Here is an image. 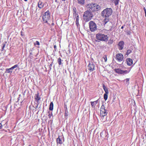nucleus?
Returning a JSON list of instances; mask_svg holds the SVG:
<instances>
[{"instance_id": "obj_23", "label": "nucleus", "mask_w": 146, "mask_h": 146, "mask_svg": "<svg viewBox=\"0 0 146 146\" xmlns=\"http://www.w3.org/2000/svg\"><path fill=\"white\" fill-rule=\"evenodd\" d=\"M79 18H78V15H77V17L76 18V24L77 25V26H78V25H79Z\"/></svg>"}, {"instance_id": "obj_32", "label": "nucleus", "mask_w": 146, "mask_h": 146, "mask_svg": "<svg viewBox=\"0 0 146 146\" xmlns=\"http://www.w3.org/2000/svg\"><path fill=\"white\" fill-rule=\"evenodd\" d=\"M34 45L36 46V45H40V43L38 41H36L34 43Z\"/></svg>"}, {"instance_id": "obj_8", "label": "nucleus", "mask_w": 146, "mask_h": 146, "mask_svg": "<svg viewBox=\"0 0 146 146\" xmlns=\"http://www.w3.org/2000/svg\"><path fill=\"white\" fill-rule=\"evenodd\" d=\"M116 59L119 61H121L123 59V55L121 54H117L116 55Z\"/></svg>"}, {"instance_id": "obj_17", "label": "nucleus", "mask_w": 146, "mask_h": 146, "mask_svg": "<svg viewBox=\"0 0 146 146\" xmlns=\"http://www.w3.org/2000/svg\"><path fill=\"white\" fill-rule=\"evenodd\" d=\"M131 69V68L130 67L128 68L127 69V70H123V72H122V74H124L128 73L130 71Z\"/></svg>"}, {"instance_id": "obj_38", "label": "nucleus", "mask_w": 146, "mask_h": 146, "mask_svg": "<svg viewBox=\"0 0 146 146\" xmlns=\"http://www.w3.org/2000/svg\"><path fill=\"white\" fill-rule=\"evenodd\" d=\"M104 58V59L105 62H106L107 61V58L106 57H105V58Z\"/></svg>"}, {"instance_id": "obj_44", "label": "nucleus", "mask_w": 146, "mask_h": 146, "mask_svg": "<svg viewBox=\"0 0 146 146\" xmlns=\"http://www.w3.org/2000/svg\"><path fill=\"white\" fill-rule=\"evenodd\" d=\"M123 26H122V27H121V29H123Z\"/></svg>"}, {"instance_id": "obj_22", "label": "nucleus", "mask_w": 146, "mask_h": 146, "mask_svg": "<svg viewBox=\"0 0 146 146\" xmlns=\"http://www.w3.org/2000/svg\"><path fill=\"white\" fill-rule=\"evenodd\" d=\"M95 5L96 6V11H99L101 9V7L99 5H97L96 4H95Z\"/></svg>"}, {"instance_id": "obj_34", "label": "nucleus", "mask_w": 146, "mask_h": 146, "mask_svg": "<svg viewBox=\"0 0 146 146\" xmlns=\"http://www.w3.org/2000/svg\"><path fill=\"white\" fill-rule=\"evenodd\" d=\"M113 42V40L110 39L108 42V43L110 44H112Z\"/></svg>"}, {"instance_id": "obj_29", "label": "nucleus", "mask_w": 146, "mask_h": 146, "mask_svg": "<svg viewBox=\"0 0 146 146\" xmlns=\"http://www.w3.org/2000/svg\"><path fill=\"white\" fill-rule=\"evenodd\" d=\"M131 52V50L130 49H128L127 50V52L126 53V55H128L130 54Z\"/></svg>"}, {"instance_id": "obj_20", "label": "nucleus", "mask_w": 146, "mask_h": 146, "mask_svg": "<svg viewBox=\"0 0 146 146\" xmlns=\"http://www.w3.org/2000/svg\"><path fill=\"white\" fill-rule=\"evenodd\" d=\"M11 69V67L9 69H6L5 73H7L10 74L12 72V70L13 69Z\"/></svg>"}, {"instance_id": "obj_49", "label": "nucleus", "mask_w": 146, "mask_h": 146, "mask_svg": "<svg viewBox=\"0 0 146 146\" xmlns=\"http://www.w3.org/2000/svg\"><path fill=\"white\" fill-rule=\"evenodd\" d=\"M52 25H54V24L53 23H52Z\"/></svg>"}, {"instance_id": "obj_45", "label": "nucleus", "mask_w": 146, "mask_h": 146, "mask_svg": "<svg viewBox=\"0 0 146 146\" xmlns=\"http://www.w3.org/2000/svg\"><path fill=\"white\" fill-rule=\"evenodd\" d=\"M145 14L146 15V11H145Z\"/></svg>"}, {"instance_id": "obj_47", "label": "nucleus", "mask_w": 146, "mask_h": 146, "mask_svg": "<svg viewBox=\"0 0 146 146\" xmlns=\"http://www.w3.org/2000/svg\"><path fill=\"white\" fill-rule=\"evenodd\" d=\"M57 0H55V1L56 2H57Z\"/></svg>"}, {"instance_id": "obj_3", "label": "nucleus", "mask_w": 146, "mask_h": 146, "mask_svg": "<svg viewBox=\"0 0 146 146\" xmlns=\"http://www.w3.org/2000/svg\"><path fill=\"white\" fill-rule=\"evenodd\" d=\"M96 38L99 40L98 42H99L100 41L106 42L108 40V37L107 35L100 33L96 34ZM96 41L97 42V40Z\"/></svg>"}, {"instance_id": "obj_48", "label": "nucleus", "mask_w": 146, "mask_h": 146, "mask_svg": "<svg viewBox=\"0 0 146 146\" xmlns=\"http://www.w3.org/2000/svg\"><path fill=\"white\" fill-rule=\"evenodd\" d=\"M25 1H27V0H24Z\"/></svg>"}, {"instance_id": "obj_21", "label": "nucleus", "mask_w": 146, "mask_h": 146, "mask_svg": "<svg viewBox=\"0 0 146 146\" xmlns=\"http://www.w3.org/2000/svg\"><path fill=\"white\" fill-rule=\"evenodd\" d=\"M78 3L81 5H83L84 4L85 0H77Z\"/></svg>"}, {"instance_id": "obj_6", "label": "nucleus", "mask_w": 146, "mask_h": 146, "mask_svg": "<svg viewBox=\"0 0 146 146\" xmlns=\"http://www.w3.org/2000/svg\"><path fill=\"white\" fill-rule=\"evenodd\" d=\"M105 107L104 106L103 104L101 107L100 110V115L102 117H104L106 116L108 112L105 109Z\"/></svg>"}, {"instance_id": "obj_31", "label": "nucleus", "mask_w": 146, "mask_h": 146, "mask_svg": "<svg viewBox=\"0 0 146 146\" xmlns=\"http://www.w3.org/2000/svg\"><path fill=\"white\" fill-rule=\"evenodd\" d=\"M48 116L49 117V118H50L52 116V113L51 112V113H50V111H48Z\"/></svg>"}, {"instance_id": "obj_51", "label": "nucleus", "mask_w": 146, "mask_h": 146, "mask_svg": "<svg viewBox=\"0 0 146 146\" xmlns=\"http://www.w3.org/2000/svg\"><path fill=\"white\" fill-rule=\"evenodd\" d=\"M28 146H31V145H29Z\"/></svg>"}, {"instance_id": "obj_9", "label": "nucleus", "mask_w": 146, "mask_h": 146, "mask_svg": "<svg viewBox=\"0 0 146 146\" xmlns=\"http://www.w3.org/2000/svg\"><path fill=\"white\" fill-rule=\"evenodd\" d=\"M124 43L123 41H121L119 42L118 44V48L119 50H122L124 47Z\"/></svg>"}, {"instance_id": "obj_15", "label": "nucleus", "mask_w": 146, "mask_h": 146, "mask_svg": "<svg viewBox=\"0 0 146 146\" xmlns=\"http://www.w3.org/2000/svg\"><path fill=\"white\" fill-rule=\"evenodd\" d=\"M114 70L116 73L118 74H122L123 70L120 68H115Z\"/></svg>"}, {"instance_id": "obj_40", "label": "nucleus", "mask_w": 146, "mask_h": 146, "mask_svg": "<svg viewBox=\"0 0 146 146\" xmlns=\"http://www.w3.org/2000/svg\"><path fill=\"white\" fill-rule=\"evenodd\" d=\"M52 64H51L49 66V67L50 69H51V67L52 66Z\"/></svg>"}, {"instance_id": "obj_14", "label": "nucleus", "mask_w": 146, "mask_h": 146, "mask_svg": "<svg viewBox=\"0 0 146 146\" xmlns=\"http://www.w3.org/2000/svg\"><path fill=\"white\" fill-rule=\"evenodd\" d=\"M44 4L40 1H39L38 3V7L40 9L42 8L44 6Z\"/></svg>"}, {"instance_id": "obj_27", "label": "nucleus", "mask_w": 146, "mask_h": 146, "mask_svg": "<svg viewBox=\"0 0 146 146\" xmlns=\"http://www.w3.org/2000/svg\"><path fill=\"white\" fill-rule=\"evenodd\" d=\"M119 0H114V3L116 6L118 5Z\"/></svg>"}, {"instance_id": "obj_10", "label": "nucleus", "mask_w": 146, "mask_h": 146, "mask_svg": "<svg viewBox=\"0 0 146 146\" xmlns=\"http://www.w3.org/2000/svg\"><path fill=\"white\" fill-rule=\"evenodd\" d=\"M88 69L91 71H92L94 70L95 65L92 62L90 63L88 65Z\"/></svg>"}, {"instance_id": "obj_35", "label": "nucleus", "mask_w": 146, "mask_h": 146, "mask_svg": "<svg viewBox=\"0 0 146 146\" xmlns=\"http://www.w3.org/2000/svg\"><path fill=\"white\" fill-rule=\"evenodd\" d=\"M39 103H40V102H38V103L37 102L36 103V106H35V108L36 109H37L38 108V104H39Z\"/></svg>"}, {"instance_id": "obj_41", "label": "nucleus", "mask_w": 146, "mask_h": 146, "mask_svg": "<svg viewBox=\"0 0 146 146\" xmlns=\"http://www.w3.org/2000/svg\"><path fill=\"white\" fill-rule=\"evenodd\" d=\"M54 48L56 49V45H54Z\"/></svg>"}, {"instance_id": "obj_5", "label": "nucleus", "mask_w": 146, "mask_h": 146, "mask_svg": "<svg viewBox=\"0 0 146 146\" xmlns=\"http://www.w3.org/2000/svg\"><path fill=\"white\" fill-rule=\"evenodd\" d=\"M50 18V12L47 11L46 12L42 17L43 21L45 23H47Z\"/></svg>"}, {"instance_id": "obj_42", "label": "nucleus", "mask_w": 146, "mask_h": 146, "mask_svg": "<svg viewBox=\"0 0 146 146\" xmlns=\"http://www.w3.org/2000/svg\"><path fill=\"white\" fill-rule=\"evenodd\" d=\"M25 92H26V90H25V91H24V92H23V95H24V96L25 95Z\"/></svg>"}, {"instance_id": "obj_24", "label": "nucleus", "mask_w": 146, "mask_h": 146, "mask_svg": "<svg viewBox=\"0 0 146 146\" xmlns=\"http://www.w3.org/2000/svg\"><path fill=\"white\" fill-rule=\"evenodd\" d=\"M68 111L67 110V108H66L65 110V111L64 113V115L65 117H67L68 116Z\"/></svg>"}, {"instance_id": "obj_36", "label": "nucleus", "mask_w": 146, "mask_h": 146, "mask_svg": "<svg viewBox=\"0 0 146 146\" xmlns=\"http://www.w3.org/2000/svg\"><path fill=\"white\" fill-rule=\"evenodd\" d=\"M5 44L4 43L2 44V51L3 50L4 48L5 47Z\"/></svg>"}, {"instance_id": "obj_30", "label": "nucleus", "mask_w": 146, "mask_h": 146, "mask_svg": "<svg viewBox=\"0 0 146 146\" xmlns=\"http://www.w3.org/2000/svg\"><path fill=\"white\" fill-rule=\"evenodd\" d=\"M61 59L60 58H59L58 59V64L60 65L61 64Z\"/></svg>"}, {"instance_id": "obj_39", "label": "nucleus", "mask_w": 146, "mask_h": 146, "mask_svg": "<svg viewBox=\"0 0 146 146\" xmlns=\"http://www.w3.org/2000/svg\"><path fill=\"white\" fill-rule=\"evenodd\" d=\"M2 125L1 123H0V129H1L2 128Z\"/></svg>"}, {"instance_id": "obj_46", "label": "nucleus", "mask_w": 146, "mask_h": 146, "mask_svg": "<svg viewBox=\"0 0 146 146\" xmlns=\"http://www.w3.org/2000/svg\"><path fill=\"white\" fill-rule=\"evenodd\" d=\"M30 55H32V52H30Z\"/></svg>"}, {"instance_id": "obj_4", "label": "nucleus", "mask_w": 146, "mask_h": 146, "mask_svg": "<svg viewBox=\"0 0 146 146\" xmlns=\"http://www.w3.org/2000/svg\"><path fill=\"white\" fill-rule=\"evenodd\" d=\"M90 31L92 32L95 31L97 29V26L94 22L90 21L89 23Z\"/></svg>"}, {"instance_id": "obj_7", "label": "nucleus", "mask_w": 146, "mask_h": 146, "mask_svg": "<svg viewBox=\"0 0 146 146\" xmlns=\"http://www.w3.org/2000/svg\"><path fill=\"white\" fill-rule=\"evenodd\" d=\"M86 7L89 10H90L92 12L96 11V6L95 5V4H88L87 5Z\"/></svg>"}, {"instance_id": "obj_26", "label": "nucleus", "mask_w": 146, "mask_h": 146, "mask_svg": "<svg viewBox=\"0 0 146 146\" xmlns=\"http://www.w3.org/2000/svg\"><path fill=\"white\" fill-rule=\"evenodd\" d=\"M17 67L18 68V69H19V67H18V64H15V65H14L13 66L11 67V69H12L13 70L14 69Z\"/></svg>"}, {"instance_id": "obj_33", "label": "nucleus", "mask_w": 146, "mask_h": 146, "mask_svg": "<svg viewBox=\"0 0 146 146\" xmlns=\"http://www.w3.org/2000/svg\"><path fill=\"white\" fill-rule=\"evenodd\" d=\"M76 9L75 8H74L73 9V14L74 15H77L76 13Z\"/></svg>"}, {"instance_id": "obj_28", "label": "nucleus", "mask_w": 146, "mask_h": 146, "mask_svg": "<svg viewBox=\"0 0 146 146\" xmlns=\"http://www.w3.org/2000/svg\"><path fill=\"white\" fill-rule=\"evenodd\" d=\"M108 94H105L104 95V98L105 100H106L108 97Z\"/></svg>"}, {"instance_id": "obj_12", "label": "nucleus", "mask_w": 146, "mask_h": 146, "mask_svg": "<svg viewBox=\"0 0 146 146\" xmlns=\"http://www.w3.org/2000/svg\"><path fill=\"white\" fill-rule=\"evenodd\" d=\"M35 101H36L37 103H40L39 101L40 99V97L39 96V93H38L35 94Z\"/></svg>"}, {"instance_id": "obj_50", "label": "nucleus", "mask_w": 146, "mask_h": 146, "mask_svg": "<svg viewBox=\"0 0 146 146\" xmlns=\"http://www.w3.org/2000/svg\"><path fill=\"white\" fill-rule=\"evenodd\" d=\"M102 134V133H100V135H101Z\"/></svg>"}, {"instance_id": "obj_25", "label": "nucleus", "mask_w": 146, "mask_h": 146, "mask_svg": "<svg viewBox=\"0 0 146 146\" xmlns=\"http://www.w3.org/2000/svg\"><path fill=\"white\" fill-rule=\"evenodd\" d=\"M17 67L18 68V69H19V67H18V64H15V65H14L13 66L11 67V69H12L13 70L14 69Z\"/></svg>"}, {"instance_id": "obj_1", "label": "nucleus", "mask_w": 146, "mask_h": 146, "mask_svg": "<svg viewBox=\"0 0 146 146\" xmlns=\"http://www.w3.org/2000/svg\"><path fill=\"white\" fill-rule=\"evenodd\" d=\"M112 12V9L111 8H107L101 12V16L104 18L103 20L104 26H108L107 24L111 25V23L109 21V17L111 15Z\"/></svg>"}, {"instance_id": "obj_37", "label": "nucleus", "mask_w": 146, "mask_h": 146, "mask_svg": "<svg viewBox=\"0 0 146 146\" xmlns=\"http://www.w3.org/2000/svg\"><path fill=\"white\" fill-rule=\"evenodd\" d=\"M126 80V82L128 83H127V84H129V78H127V79H125V80Z\"/></svg>"}, {"instance_id": "obj_13", "label": "nucleus", "mask_w": 146, "mask_h": 146, "mask_svg": "<svg viewBox=\"0 0 146 146\" xmlns=\"http://www.w3.org/2000/svg\"><path fill=\"white\" fill-rule=\"evenodd\" d=\"M99 100V99H98L96 101L94 102H90L92 107L93 108H95L96 105L98 103V102Z\"/></svg>"}, {"instance_id": "obj_16", "label": "nucleus", "mask_w": 146, "mask_h": 146, "mask_svg": "<svg viewBox=\"0 0 146 146\" xmlns=\"http://www.w3.org/2000/svg\"><path fill=\"white\" fill-rule=\"evenodd\" d=\"M56 141L57 144H62L63 143L60 137V136H59L58 138L56 139Z\"/></svg>"}, {"instance_id": "obj_2", "label": "nucleus", "mask_w": 146, "mask_h": 146, "mask_svg": "<svg viewBox=\"0 0 146 146\" xmlns=\"http://www.w3.org/2000/svg\"><path fill=\"white\" fill-rule=\"evenodd\" d=\"M93 17L92 12L87 8V10L84 13L83 17L84 20L86 22H88Z\"/></svg>"}, {"instance_id": "obj_18", "label": "nucleus", "mask_w": 146, "mask_h": 146, "mask_svg": "<svg viewBox=\"0 0 146 146\" xmlns=\"http://www.w3.org/2000/svg\"><path fill=\"white\" fill-rule=\"evenodd\" d=\"M103 88L105 92V94H108L109 91L108 88L104 84H103Z\"/></svg>"}, {"instance_id": "obj_19", "label": "nucleus", "mask_w": 146, "mask_h": 146, "mask_svg": "<svg viewBox=\"0 0 146 146\" xmlns=\"http://www.w3.org/2000/svg\"><path fill=\"white\" fill-rule=\"evenodd\" d=\"M53 102H51L49 105V110H50L52 111L53 109Z\"/></svg>"}, {"instance_id": "obj_11", "label": "nucleus", "mask_w": 146, "mask_h": 146, "mask_svg": "<svg viewBox=\"0 0 146 146\" xmlns=\"http://www.w3.org/2000/svg\"><path fill=\"white\" fill-rule=\"evenodd\" d=\"M126 62L127 65L129 66H131L133 64V60L130 58H127L126 59Z\"/></svg>"}, {"instance_id": "obj_43", "label": "nucleus", "mask_w": 146, "mask_h": 146, "mask_svg": "<svg viewBox=\"0 0 146 146\" xmlns=\"http://www.w3.org/2000/svg\"><path fill=\"white\" fill-rule=\"evenodd\" d=\"M143 10H144V12L145 11H146V9H145V7H144L143 8Z\"/></svg>"}]
</instances>
